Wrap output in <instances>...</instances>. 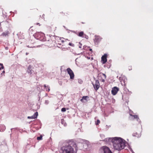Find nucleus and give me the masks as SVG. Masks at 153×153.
Masks as SVG:
<instances>
[{"label":"nucleus","mask_w":153,"mask_h":153,"mask_svg":"<svg viewBox=\"0 0 153 153\" xmlns=\"http://www.w3.org/2000/svg\"><path fill=\"white\" fill-rule=\"evenodd\" d=\"M46 89H47V90H48V88H46Z\"/></svg>","instance_id":"nucleus-33"},{"label":"nucleus","mask_w":153,"mask_h":153,"mask_svg":"<svg viewBox=\"0 0 153 153\" xmlns=\"http://www.w3.org/2000/svg\"><path fill=\"white\" fill-rule=\"evenodd\" d=\"M130 115L132 116V117H134V118H137V120L138 119V117H137V116L136 115H134L133 116L132 115V114H131V113H130Z\"/></svg>","instance_id":"nucleus-15"},{"label":"nucleus","mask_w":153,"mask_h":153,"mask_svg":"<svg viewBox=\"0 0 153 153\" xmlns=\"http://www.w3.org/2000/svg\"><path fill=\"white\" fill-rule=\"evenodd\" d=\"M125 146V144H113L114 149L118 151L124 149Z\"/></svg>","instance_id":"nucleus-3"},{"label":"nucleus","mask_w":153,"mask_h":153,"mask_svg":"<svg viewBox=\"0 0 153 153\" xmlns=\"http://www.w3.org/2000/svg\"><path fill=\"white\" fill-rule=\"evenodd\" d=\"M103 75L105 77H106V75L105 74H103Z\"/></svg>","instance_id":"nucleus-29"},{"label":"nucleus","mask_w":153,"mask_h":153,"mask_svg":"<svg viewBox=\"0 0 153 153\" xmlns=\"http://www.w3.org/2000/svg\"><path fill=\"white\" fill-rule=\"evenodd\" d=\"M27 71L28 73L31 74L32 73L33 70L31 69H30V67H28Z\"/></svg>","instance_id":"nucleus-13"},{"label":"nucleus","mask_w":153,"mask_h":153,"mask_svg":"<svg viewBox=\"0 0 153 153\" xmlns=\"http://www.w3.org/2000/svg\"><path fill=\"white\" fill-rule=\"evenodd\" d=\"M62 42H64V41H63V40H62Z\"/></svg>","instance_id":"nucleus-30"},{"label":"nucleus","mask_w":153,"mask_h":153,"mask_svg":"<svg viewBox=\"0 0 153 153\" xmlns=\"http://www.w3.org/2000/svg\"><path fill=\"white\" fill-rule=\"evenodd\" d=\"M68 74L70 75V79H73L74 77V74L73 71L69 68L67 69Z\"/></svg>","instance_id":"nucleus-5"},{"label":"nucleus","mask_w":153,"mask_h":153,"mask_svg":"<svg viewBox=\"0 0 153 153\" xmlns=\"http://www.w3.org/2000/svg\"><path fill=\"white\" fill-rule=\"evenodd\" d=\"M79 44L80 45V46L79 47V48H81V46H82V45L80 43H79Z\"/></svg>","instance_id":"nucleus-27"},{"label":"nucleus","mask_w":153,"mask_h":153,"mask_svg":"<svg viewBox=\"0 0 153 153\" xmlns=\"http://www.w3.org/2000/svg\"><path fill=\"white\" fill-rule=\"evenodd\" d=\"M69 45H70V46H71L73 47L74 46V45L71 43H69Z\"/></svg>","instance_id":"nucleus-23"},{"label":"nucleus","mask_w":153,"mask_h":153,"mask_svg":"<svg viewBox=\"0 0 153 153\" xmlns=\"http://www.w3.org/2000/svg\"><path fill=\"white\" fill-rule=\"evenodd\" d=\"M83 32H81L79 33L78 36H82L83 35Z\"/></svg>","instance_id":"nucleus-19"},{"label":"nucleus","mask_w":153,"mask_h":153,"mask_svg":"<svg viewBox=\"0 0 153 153\" xmlns=\"http://www.w3.org/2000/svg\"><path fill=\"white\" fill-rule=\"evenodd\" d=\"M119 90V88L116 87H115L112 88L111 93L113 95H116Z\"/></svg>","instance_id":"nucleus-7"},{"label":"nucleus","mask_w":153,"mask_h":153,"mask_svg":"<svg viewBox=\"0 0 153 153\" xmlns=\"http://www.w3.org/2000/svg\"><path fill=\"white\" fill-rule=\"evenodd\" d=\"M42 135H40L39 137H37V139L38 140H41L42 139Z\"/></svg>","instance_id":"nucleus-16"},{"label":"nucleus","mask_w":153,"mask_h":153,"mask_svg":"<svg viewBox=\"0 0 153 153\" xmlns=\"http://www.w3.org/2000/svg\"><path fill=\"white\" fill-rule=\"evenodd\" d=\"M133 135L134 136H135L137 137H140L141 136V133L140 132H136L135 133H134L133 134Z\"/></svg>","instance_id":"nucleus-11"},{"label":"nucleus","mask_w":153,"mask_h":153,"mask_svg":"<svg viewBox=\"0 0 153 153\" xmlns=\"http://www.w3.org/2000/svg\"><path fill=\"white\" fill-rule=\"evenodd\" d=\"M38 113L37 112H35L34 115L31 116H28L27 118L28 119H35L37 118L38 116Z\"/></svg>","instance_id":"nucleus-9"},{"label":"nucleus","mask_w":153,"mask_h":153,"mask_svg":"<svg viewBox=\"0 0 153 153\" xmlns=\"http://www.w3.org/2000/svg\"><path fill=\"white\" fill-rule=\"evenodd\" d=\"M61 111L62 112H65L66 111V108H62Z\"/></svg>","instance_id":"nucleus-21"},{"label":"nucleus","mask_w":153,"mask_h":153,"mask_svg":"<svg viewBox=\"0 0 153 153\" xmlns=\"http://www.w3.org/2000/svg\"><path fill=\"white\" fill-rule=\"evenodd\" d=\"M101 149L103 150L104 153H112L111 151L107 146H103L102 147Z\"/></svg>","instance_id":"nucleus-4"},{"label":"nucleus","mask_w":153,"mask_h":153,"mask_svg":"<svg viewBox=\"0 0 153 153\" xmlns=\"http://www.w3.org/2000/svg\"><path fill=\"white\" fill-rule=\"evenodd\" d=\"M3 73H4V71H3Z\"/></svg>","instance_id":"nucleus-34"},{"label":"nucleus","mask_w":153,"mask_h":153,"mask_svg":"<svg viewBox=\"0 0 153 153\" xmlns=\"http://www.w3.org/2000/svg\"><path fill=\"white\" fill-rule=\"evenodd\" d=\"M87 98H88V97L87 96H83L82 99L80 100V101L82 102H85L87 101L86 99Z\"/></svg>","instance_id":"nucleus-10"},{"label":"nucleus","mask_w":153,"mask_h":153,"mask_svg":"<svg viewBox=\"0 0 153 153\" xmlns=\"http://www.w3.org/2000/svg\"><path fill=\"white\" fill-rule=\"evenodd\" d=\"M85 144V145H83V146H85V147H86V148H85V149H87L86 147H87L88 146V144Z\"/></svg>","instance_id":"nucleus-25"},{"label":"nucleus","mask_w":153,"mask_h":153,"mask_svg":"<svg viewBox=\"0 0 153 153\" xmlns=\"http://www.w3.org/2000/svg\"><path fill=\"white\" fill-rule=\"evenodd\" d=\"M68 143H75L74 141L73 140H70L68 141L67 142Z\"/></svg>","instance_id":"nucleus-20"},{"label":"nucleus","mask_w":153,"mask_h":153,"mask_svg":"<svg viewBox=\"0 0 153 153\" xmlns=\"http://www.w3.org/2000/svg\"><path fill=\"white\" fill-rule=\"evenodd\" d=\"M62 153H76L77 147L76 144L66 145L61 147Z\"/></svg>","instance_id":"nucleus-1"},{"label":"nucleus","mask_w":153,"mask_h":153,"mask_svg":"<svg viewBox=\"0 0 153 153\" xmlns=\"http://www.w3.org/2000/svg\"><path fill=\"white\" fill-rule=\"evenodd\" d=\"M105 140L107 143H126V141L123 138L117 137L114 138H108L105 139Z\"/></svg>","instance_id":"nucleus-2"},{"label":"nucleus","mask_w":153,"mask_h":153,"mask_svg":"<svg viewBox=\"0 0 153 153\" xmlns=\"http://www.w3.org/2000/svg\"><path fill=\"white\" fill-rule=\"evenodd\" d=\"M9 33L8 32H6L4 33H3L2 35L3 36H6Z\"/></svg>","instance_id":"nucleus-17"},{"label":"nucleus","mask_w":153,"mask_h":153,"mask_svg":"<svg viewBox=\"0 0 153 153\" xmlns=\"http://www.w3.org/2000/svg\"><path fill=\"white\" fill-rule=\"evenodd\" d=\"M92 49H90V51H92Z\"/></svg>","instance_id":"nucleus-31"},{"label":"nucleus","mask_w":153,"mask_h":153,"mask_svg":"<svg viewBox=\"0 0 153 153\" xmlns=\"http://www.w3.org/2000/svg\"><path fill=\"white\" fill-rule=\"evenodd\" d=\"M82 142H81V143H88L89 142L88 141L85 140H82Z\"/></svg>","instance_id":"nucleus-18"},{"label":"nucleus","mask_w":153,"mask_h":153,"mask_svg":"<svg viewBox=\"0 0 153 153\" xmlns=\"http://www.w3.org/2000/svg\"><path fill=\"white\" fill-rule=\"evenodd\" d=\"M101 40V38L98 36H95V41H96L97 42H99Z\"/></svg>","instance_id":"nucleus-12"},{"label":"nucleus","mask_w":153,"mask_h":153,"mask_svg":"<svg viewBox=\"0 0 153 153\" xmlns=\"http://www.w3.org/2000/svg\"><path fill=\"white\" fill-rule=\"evenodd\" d=\"M0 65H1V68H0V70H1V68H2V69H3L4 68V66H3V65L2 64H0Z\"/></svg>","instance_id":"nucleus-24"},{"label":"nucleus","mask_w":153,"mask_h":153,"mask_svg":"<svg viewBox=\"0 0 153 153\" xmlns=\"http://www.w3.org/2000/svg\"><path fill=\"white\" fill-rule=\"evenodd\" d=\"M44 87L45 88H48V90H47V89H46V91L48 92H49L50 91V87L48 86H46L45 85H44Z\"/></svg>","instance_id":"nucleus-14"},{"label":"nucleus","mask_w":153,"mask_h":153,"mask_svg":"<svg viewBox=\"0 0 153 153\" xmlns=\"http://www.w3.org/2000/svg\"><path fill=\"white\" fill-rule=\"evenodd\" d=\"M45 103L46 104H48L49 103V101L48 100H46L45 101Z\"/></svg>","instance_id":"nucleus-26"},{"label":"nucleus","mask_w":153,"mask_h":153,"mask_svg":"<svg viewBox=\"0 0 153 153\" xmlns=\"http://www.w3.org/2000/svg\"><path fill=\"white\" fill-rule=\"evenodd\" d=\"M93 85L95 90H97L99 89L100 87V84L98 80H96L95 83H93Z\"/></svg>","instance_id":"nucleus-6"},{"label":"nucleus","mask_w":153,"mask_h":153,"mask_svg":"<svg viewBox=\"0 0 153 153\" xmlns=\"http://www.w3.org/2000/svg\"><path fill=\"white\" fill-rule=\"evenodd\" d=\"M131 151L132 152V153H134L133 151L132 150V149H131Z\"/></svg>","instance_id":"nucleus-28"},{"label":"nucleus","mask_w":153,"mask_h":153,"mask_svg":"<svg viewBox=\"0 0 153 153\" xmlns=\"http://www.w3.org/2000/svg\"><path fill=\"white\" fill-rule=\"evenodd\" d=\"M82 82V81H80L79 82Z\"/></svg>","instance_id":"nucleus-32"},{"label":"nucleus","mask_w":153,"mask_h":153,"mask_svg":"<svg viewBox=\"0 0 153 153\" xmlns=\"http://www.w3.org/2000/svg\"><path fill=\"white\" fill-rule=\"evenodd\" d=\"M100 120H97V123H96V124L97 125H98L100 123Z\"/></svg>","instance_id":"nucleus-22"},{"label":"nucleus","mask_w":153,"mask_h":153,"mask_svg":"<svg viewBox=\"0 0 153 153\" xmlns=\"http://www.w3.org/2000/svg\"><path fill=\"white\" fill-rule=\"evenodd\" d=\"M107 54H105L101 57V60L103 64H105L107 61Z\"/></svg>","instance_id":"nucleus-8"}]
</instances>
